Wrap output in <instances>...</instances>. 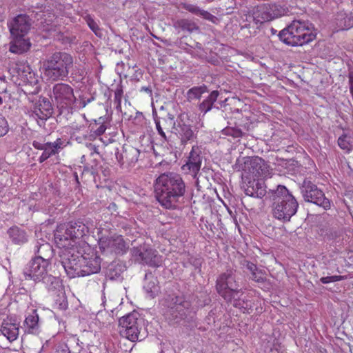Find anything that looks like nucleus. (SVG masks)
I'll return each mask as SVG.
<instances>
[{"instance_id":"nucleus-9","label":"nucleus","mask_w":353,"mask_h":353,"mask_svg":"<svg viewBox=\"0 0 353 353\" xmlns=\"http://www.w3.org/2000/svg\"><path fill=\"white\" fill-rule=\"evenodd\" d=\"M161 304L166 307L164 315L169 321L178 322L189 314L190 303L183 297L174 296L170 300H162Z\"/></svg>"},{"instance_id":"nucleus-10","label":"nucleus","mask_w":353,"mask_h":353,"mask_svg":"<svg viewBox=\"0 0 353 353\" xmlns=\"http://www.w3.org/2000/svg\"><path fill=\"white\" fill-rule=\"evenodd\" d=\"M301 193L304 200L307 202L313 203L322 207L324 210H328L331 207V203L325 197L324 193L310 181L305 180L303 181Z\"/></svg>"},{"instance_id":"nucleus-1","label":"nucleus","mask_w":353,"mask_h":353,"mask_svg":"<svg viewBox=\"0 0 353 353\" xmlns=\"http://www.w3.org/2000/svg\"><path fill=\"white\" fill-rule=\"evenodd\" d=\"M85 231L84 225L74 223L59 225L54 232V243L70 277L90 275L101 269V261L94 248L81 239Z\"/></svg>"},{"instance_id":"nucleus-38","label":"nucleus","mask_w":353,"mask_h":353,"mask_svg":"<svg viewBox=\"0 0 353 353\" xmlns=\"http://www.w3.org/2000/svg\"><path fill=\"white\" fill-rule=\"evenodd\" d=\"M252 274V279L257 281L261 282L264 280L265 279V274L261 271L258 270L256 272H253Z\"/></svg>"},{"instance_id":"nucleus-3","label":"nucleus","mask_w":353,"mask_h":353,"mask_svg":"<svg viewBox=\"0 0 353 353\" xmlns=\"http://www.w3.org/2000/svg\"><path fill=\"white\" fill-rule=\"evenodd\" d=\"M252 180L248 181L245 189V194L252 197L262 198L266 190L263 180L271 177L272 169L261 158L254 157L245 162Z\"/></svg>"},{"instance_id":"nucleus-49","label":"nucleus","mask_w":353,"mask_h":353,"mask_svg":"<svg viewBox=\"0 0 353 353\" xmlns=\"http://www.w3.org/2000/svg\"><path fill=\"white\" fill-rule=\"evenodd\" d=\"M3 103V100H2V98L0 97V105H1Z\"/></svg>"},{"instance_id":"nucleus-47","label":"nucleus","mask_w":353,"mask_h":353,"mask_svg":"<svg viewBox=\"0 0 353 353\" xmlns=\"http://www.w3.org/2000/svg\"><path fill=\"white\" fill-rule=\"evenodd\" d=\"M234 306L236 307H241V304L240 303H239L238 301H235V303H234Z\"/></svg>"},{"instance_id":"nucleus-50","label":"nucleus","mask_w":353,"mask_h":353,"mask_svg":"<svg viewBox=\"0 0 353 353\" xmlns=\"http://www.w3.org/2000/svg\"><path fill=\"white\" fill-rule=\"evenodd\" d=\"M64 308H66L67 307V303H63V306Z\"/></svg>"},{"instance_id":"nucleus-7","label":"nucleus","mask_w":353,"mask_h":353,"mask_svg":"<svg viewBox=\"0 0 353 353\" xmlns=\"http://www.w3.org/2000/svg\"><path fill=\"white\" fill-rule=\"evenodd\" d=\"M143 325V319L138 312H133L119 319V333L121 336L132 342L141 341L145 337Z\"/></svg>"},{"instance_id":"nucleus-34","label":"nucleus","mask_w":353,"mask_h":353,"mask_svg":"<svg viewBox=\"0 0 353 353\" xmlns=\"http://www.w3.org/2000/svg\"><path fill=\"white\" fill-rule=\"evenodd\" d=\"M192 23L186 19L177 20L174 23V26L176 28H181L182 30H187L189 31L192 30Z\"/></svg>"},{"instance_id":"nucleus-32","label":"nucleus","mask_w":353,"mask_h":353,"mask_svg":"<svg viewBox=\"0 0 353 353\" xmlns=\"http://www.w3.org/2000/svg\"><path fill=\"white\" fill-rule=\"evenodd\" d=\"M206 86L194 87L190 89L187 92V98L188 101L199 99L203 94L207 92Z\"/></svg>"},{"instance_id":"nucleus-37","label":"nucleus","mask_w":353,"mask_h":353,"mask_svg":"<svg viewBox=\"0 0 353 353\" xmlns=\"http://www.w3.org/2000/svg\"><path fill=\"white\" fill-rule=\"evenodd\" d=\"M343 279V276L339 275L327 276L321 278L320 281L322 283L327 284L330 283H334L339 281Z\"/></svg>"},{"instance_id":"nucleus-41","label":"nucleus","mask_w":353,"mask_h":353,"mask_svg":"<svg viewBox=\"0 0 353 353\" xmlns=\"http://www.w3.org/2000/svg\"><path fill=\"white\" fill-rule=\"evenodd\" d=\"M45 145H46V143H39L38 141L33 142V146L35 148L39 149V150H44Z\"/></svg>"},{"instance_id":"nucleus-14","label":"nucleus","mask_w":353,"mask_h":353,"mask_svg":"<svg viewBox=\"0 0 353 353\" xmlns=\"http://www.w3.org/2000/svg\"><path fill=\"white\" fill-rule=\"evenodd\" d=\"M99 246L103 252L123 254L128 246L121 235L117 234L101 236L99 240Z\"/></svg>"},{"instance_id":"nucleus-11","label":"nucleus","mask_w":353,"mask_h":353,"mask_svg":"<svg viewBox=\"0 0 353 353\" xmlns=\"http://www.w3.org/2000/svg\"><path fill=\"white\" fill-rule=\"evenodd\" d=\"M286 9L276 4H261L254 8L253 11L254 20L256 23L270 21L284 15Z\"/></svg>"},{"instance_id":"nucleus-6","label":"nucleus","mask_w":353,"mask_h":353,"mask_svg":"<svg viewBox=\"0 0 353 353\" xmlns=\"http://www.w3.org/2000/svg\"><path fill=\"white\" fill-rule=\"evenodd\" d=\"M72 63L71 55L64 52L55 53L43 64V77L48 81L62 79L68 74Z\"/></svg>"},{"instance_id":"nucleus-29","label":"nucleus","mask_w":353,"mask_h":353,"mask_svg":"<svg viewBox=\"0 0 353 353\" xmlns=\"http://www.w3.org/2000/svg\"><path fill=\"white\" fill-rule=\"evenodd\" d=\"M219 96V92L212 91L206 99H205L199 105V110L204 114L212 109L214 103L216 101Z\"/></svg>"},{"instance_id":"nucleus-12","label":"nucleus","mask_w":353,"mask_h":353,"mask_svg":"<svg viewBox=\"0 0 353 353\" xmlns=\"http://www.w3.org/2000/svg\"><path fill=\"white\" fill-rule=\"evenodd\" d=\"M51 98L61 108L71 107L76 98L73 88L66 83H57L53 86Z\"/></svg>"},{"instance_id":"nucleus-5","label":"nucleus","mask_w":353,"mask_h":353,"mask_svg":"<svg viewBox=\"0 0 353 353\" xmlns=\"http://www.w3.org/2000/svg\"><path fill=\"white\" fill-rule=\"evenodd\" d=\"M272 214L274 218L283 222L289 221L298 209L294 196L283 185H278L274 193Z\"/></svg>"},{"instance_id":"nucleus-17","label":"nucleus","mask_w":353,"mask_h":353,"mask_svg":"<svg viewBox=\"0 0 353 353\" xmlns=\"http://www.w3.org/2000/svg\"><path fill=\"white\" fill-rule=\"evenodd\" d=\"M0 332L10 342L15 341L19 334V323L8 317L2 322Z\"/></svg>"},{"instance_id":"nucleus-28","label":"nucleus","mask_w":353,"mask_h":353,"mask_svg":"<svg viewBox=\"0 0 353 353\" xmlns=\"http://www.w3.org/2000/svg\"><path fill=\"white\" fill-rule=\"evenodd\" d=\"M65 146V142L61 139H57L54 143H46L43 152L49 154V157H51L57 154L59 151Z\"/></svg>"},{"instance_id":"nucleus-18","label":"nucleus","mask_w":353,"mask_h":353,"mask_svg":"<svg viewBox=\"0 0 353 353\" xmlns=\"http://www.w3.org/2000/svg\"><path fill=\"white\" fill-rule=\"evenodd\" d=\"M12 40L10 43V51L15 54H22L27 52L31 43L29 39L25 38V35H12Z\"/></svg>"},{"instance_id":"nucleus-30","label":"nucleus","mask_w":353,"mask_h":353,"mask_svg":"<svg viewBox=\"0 0 353 353\" xmlns=\"http://www.w3.org/2000/svg\"><path fill=\"white\" fill-rule=\"evenodd\" d=\"M183 8H185V10H187L188 11H189L193 14L201 16L203 18H204L207 20H209V21H212V19L214 18V17L212 14H211L210 12H208V11L201 10L199 7H197L194 5L184 4Z\"/></svg>"},{"instance_id":"nucleus-21","label":"nucleus","mask_w":353,"mask_h":353,"mask_svg":"<svg viewBox=\"0 0 353 353\" xmlns=\"http://www.w3.org/2000/svg\"><path fill=\"white\" fill-rule=\"evenodd\" d=\"M143 289L150 298H154L160 292L159 283L152 273H146L143 284Z\"/></svg>"},{"instance_id":"nucleus-31","label":"nucleus","mask_w":353,"mask_h":353,"mask_svg":"<svg viewBox=\"0 0 353 353\" xmlns=\"http://www.w3.org/2000/svg\"><path fill=\"white\" fill-rule=\"evenodd\" d=\"M339 146L347 152L353 149V137L349 134H343L338 139Z\"/></svg>"},{"instance_id":"nucleus-36","label":"nucleus","mask_w":353,"mask_h":353,"mask_svg":"<svg viewBox=\"0 0 353 353\" xmlns=\"http://www.w3.org/2000/svg\"><path fill=\"white\" fill-rule=\"evenodd\" d=\"M122 272V266L121 265H117L115 266V268L109 269V272L108 273V276L110 277V279H117L121 276V273Z\"/></svg>"},{"instance_id":"nucleus-20","label":"nucleus","mask_w":353,"mask_h":353,"mask_svg":"<svg viewBox=\"0 0 353 353\" xmlns=\"http://www.w3.org/2000/svg\"><path fill=\"white\" fill-rule=\"evenodd\" d=\"M187 117V115H181V121L178 122L176 128L177 133L181 140V142L183 143L191 141L194 137V132L192 130L190 124L189 122L185 123L184 121V119Z\"/></svg>"},{"instance_id":"nucleus-26","label":"nucleus","mask_w":353,"mask_h":353,"mask_svg":"<svg viewBox=\"0 0 353 353\" xmlns=\"http://www.w3.org/2000/svg\"><path fill=\"white\" fill-rule=\"evenodd\" d=\"M19 76L21 77L22 81L27 83H35L37 80L34 77V74L30 72L29 65L23 64L19 65Z\"/></svg>"},{"instance_id":"nucleus-2","label":"nucleus","mask_w":353,"mask_h":353,"mask_svg":"<svg viewBox=\"0 0 353 353\" xmlns=\"http://www.w3.org/2000/svg\"><path fill=\"white\" fill-rule=\"evenodd\" d=\"M185 193V184L179 174L172 172L163 173L156 180V197L165 208H176Z\"/></svg>"},{"instance_id":"nucleus-25","label":"nucleus","mask_w":353,"mask_h":353,"mask_svg":"<svg viewBox=\"0 0 353 353\" xmlns=\"http://www.w3.org/2000/svg\"><path fill=\"white\" fill-rule=\"evenodd\" d=\"M52 112L51 104L47 100H43V102L40 103L34 110L35 114L42 120L48 118Z\"/></svg>"},{"instance_id":"nucleus-42","label":"nucleus","mask_w":353,"mask_h":353,"mask_svg":"<svg viewBox=\"0 0 353 353\" xmlns=\"http://www.w3.org/2000/svg\"><path fill=\"white\" fill-rule=\"evenodd\" d=\"M247 268L251 272L252 274H253V272H256L258 270L256 266L253 263H248Z\"/></svg>"},{"instance_id":"nucleus-40","label":"nucleus","mask_w":353,"mask_h":353,"mask_svg":"<svg viewBox=\"0 0 353 353\" xmlns=\"http://www.w3.org/2000/svg\"><path fill=\"white\" fill-rule=\"evenodd\" d=\"M155 123H156V128H157V130L159 134L161 136V137L163 139H165L166 136H165V134L164 131L163 130V128L161 125L160 121H155Z\"/></svg>"},{"instance_id":"nucleus-43","label":"nucleus","mask_w":353,"mask_h":353,"mask_svg":"<svg viewBox=\"0 0 353 353\" xmlns=\"http://www.w3.org/2000/svg\"><path fill=\"white\" fill-rule=\"evenodd\" d=\"M49 157V154H47L44 152H43L42 154L39 157V161L42 163L45 161L46 159H48Z\"/></svg>"},{"instance_id":"nucleus-46","label":"nucleus","mask_w":353,"mask_h":353,"mask_svg":"<svg viewBox=\"0 0 353 353\" xmlns=\"http://www.w3.org/2000/svg\"><path fill=\"white\" fill-rule=\"evenodd\" d=\"M90 101V100H88V101H87V102L83 101V102L82 103L81 107H82V108H84V107L87 105V103H89Z\"/></svg>"},{"instance_id":"nucleus-48","label":"nucleus","mask_w":353,"mask_h":353,"mask_svg":"<svg viewBox=\"0 0 353 353\" xmlns=\"http://www.w3.org/2000/svg\"><path fill=\"white\" fill-rule=\"evenodd\" d=\"M62 353H69L68 350H63Z\"/></svg>"},{"instance_id":"nucleus-45","label":"nucleus","mask_w":353,"mask_h":353,"mask_svg":"<svg viewBox=\"0 0 353 353\" xmlns=\"http://www.w3.org/2000/svg\"><path fill=\"white\" fill-rule=\"evenodd\" d=\"M120 98H121V93L119 92V91H117L115 92V99L118 100L119 103H120V100H121Z\"/></svg>"},{"instance_id":"nucleus-35","label":"nucleus","mask_w":353,"mask_h":353,"mask_svg":"<svg viewBox=\"0 0 353 353\" xmlns=\"http://www.w3.org/2000/svg\"><path fill=\"white\" fill-rule=\"evenodd\" d=\"M108 119V118L105 117H100L98 119L97 121L98 122L99 124H100V126L95 131V134L97 135H101L105 132L107 128L105 125V123L107 122Z\"/></svg>"},{"instance_id":"nucleus-15","label":"nucleus","mask_w":353,"mask_h":353,"mask_svg":"<svg viewBox=\"0 0 353 353\" xmlns=\"http://www.w3.org/2000/svg\"><path fill=\"white\" fill-rule=\"evenodd\" d=\"M132 256L134 259L152 267H159L162 263V257L157 254V252L149 247L141 246L133 248Z\"/></svg>"},{"instance_id":"nucleus-44","label":"nucleus","mask_w":353,"mask_h":353,"mask_svg":"<svg viewBox=\"0 0 353 353\" xmlns=\"http://www.w3.org/2000/svg\"><path fill=\"white\" fill-rule=\"evenodd\" d=\"M88 25L90 26V28L95 32V30H96V28H97V24L92 21V20H90L88 21Z\"/></svg>"},{"instance_id":"nucleus-39","label":"nucleus","mask_w":353,"mask_h":353,"mask_svg":"<svg viewBox=\"0 0 353 353\" xmlns=\"http://www.w3.org/2000/svg\"><path fill=\"white\" fill-rule=\"evenodd\" d=\"M0 125H2L3 132L1 134V137L5 135L8 131V125L6 119L0 114Z\"/></svg>"},{"instance_id":"nucleus-19","label":"nucleus","mask_w":353,"mask_h":353,"mask_svg":"<svg viewBox=\"0 0 353 353\" xmlns=\"http://www.w3.org/2000/svg\"><path fill=\"white\" fill-rule=\"evenodd\" d=\"M201 159L194 149L190 153L187 163L182 166V170L195 176L201 168Z\"/></svg>"},{"instance_id":"nucleus-13","label":"nucleus","mask_w":353,"mask_h":353,"mask_svg":"<svg viewBox=\"0 0 353 353\" xmlns=\"http://www.w3.org/2000/svg\"><path fill=\"white\" fill-rule=\"evenodd\" d=\"M50 263L40 259L34 258L24 271L26 279H32L34 281H41L47 279L52 283L54 277L48 276V268Z\"/></svg>"},{"instance_id":"nucleus-24","label":"nucleus","mask_w":353,"mask_h":353,"mask_svg":"<svg viewBox=\"0 0 353 353\" xmlns=\"http://www.w3.org/2000/svg\"><path fill=\"white\" fill-rule=\"evenodd\" d=\"M336 30H347L353 27V16L351 13L340 12L336 18Z\"/></svg>"},{"instance_id":"nucleus-16","label":"nucleus","mask_w":353,"mask_h":353,"mask_svg":"<svg viewBox=\"0 0 353 353\" xmlns=\"http://www.w3.org/2000/svg\"><path fill=\"white\" fill-rule=\"evenodd\" d=\"M11 35H26L30 28V22L26 14H19L9 23Z\"/></svg>"},{"instance_id":"nucleus-8","label":"nucleus","mask_w":353,"mask_h":353,"mask_svg":"<svg viewBox=\"0 0 353 353\" xmlns=\"http://www.w3.org/2000/svg\"><path fill=\"white\" fill-rule=\"evenodd\" d=\"M216 287L218 293L228 301L235 299L241 293L232 270H228L217 279Z\"/></svg>"},{"instance_id":"nucleus-33","label":"nucleus","mask_w":353,"mask_h":353,"mask_svg":"<svg viewBox=\"0 0 353 353\" xmlns=\"http://www.w3.org/2000/svg\"><path fill=\"white\" fill-rule=\"evenodd\" d=\"M222 134L226 136H231L233 138H239L242 136V132L240 129L227 127L222 130Z\"/></svg>"},{"instance_id":"nucleus-22","label":"nucleus","mask_w":353,"mask_h":353,"mask_svg":"<svg viewBox=\"0 0 353 353\" xmlns=\"http://www.w3.org/2000/svg\"><path fill=\"white\" fill-rule=\"evenodd\" d=\"M25 328L28 333L38 334L40 332L39 315L36 310L28 313L24 321Z\"/></svg>"},{"instance_id":"nucleus-4","label":"nucleus","mask_w":353,"mask_h":353,"mask_svg":"<svg viewBox=\"0 0 353 353\" xmlns=\"http://www.w3.org/2000/svg\"><path fill=\"white\" fill-rule=\"evenodd\" d=\"M279 36L283 43L289 46H303L316 39V30L309 21L294 20L282 30Z\"/></svg>"},{"instance_id":"nucleus-23","label":"nucleus","mask_w":353,"mask_h":353,"mask_svg":"<svg viewBox=\"0 0 353 353\" xmlns=\"http://www.w3.org/2000/svg\"><path fill=\"white\" fill-rule=\"evenodd\" d=\"M35 254L37 259H40L50 264L53 256V250L50 243H44L36 246Z\"/></svg>"},{"instance_id":"nucleus-27","label":"nucleus","mask_w":353,"mask_h":353,"mask_svg":"<svg viewBox=\"0 0 353 353\" xmlns=\"http://www.w3.org/2000/svg\"><path fill=\"white\" fill-rule=\"evenodd\" d=\"M8 233L14 243L21 244L27 241L26 232L17 227L10 228Z\"/></svg>"}]
</instances>
